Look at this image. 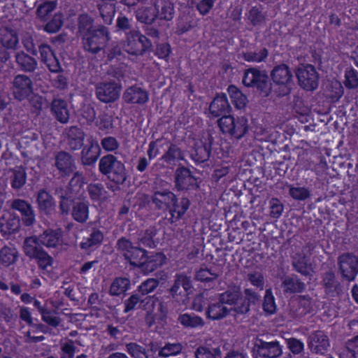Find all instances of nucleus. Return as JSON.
<instances>
[{
    "label": "nucleus",
    "instance_id": "f257e3e1",
    "mask_svg": "<svg viewBox=\"0 0 358 358\" xmlns=\"http://www.w3.org/2000/svg\"><path fill=\"white\" fill-rule=\"evenodd\" d=\"M239 292H223L220 296L222 303L211 304L207 311V316L211 320H220L224 317L228 312V308L224 303L234 306V310L239 313H243L248 310V303L238 296Z\"/></svg>",
    "mask_w": 358,
    "mask_h": 358
},
{
    "label": "nucleus",
    "instance_id": "f03ea898",
    "mask_svg": "<svg viewBox=\"0 0 358 358\" xmlns=\"http://www.w3.org/2000/svg\"><path fill=\"white\" fill-rule=\"evenodd\" d=\"M217 124L222 133L231 139L238 141L246 138L248 140L250 127L245 116L223 115L218 119Z\"/></svg>",
    "mask_w": 358,
    "mask_h": 358
},
{
    "label": "nucleus",
    "instance_id": "7ed1b4c3",
    "mask_svg": "<svg viewBox=\"0 0 358 358\" xmlns=\"http://www.w3.org/2000/svg\"><path fill=\"white\" fill-rule=\"evenodd\" d=\"M99 170L101 174L116 185H122L127 178L124 164L112 155L103 156L99 163Z\"/></svg>",
    "mask_w": 358,
    "mask_h": 358
},
{
    "label": "nucleus",
    "instance_id": "20e7f679",
    "mask_svg": "<svg viewBox=\"0 0 358 358\" xmlns=\"http://www.w3.org/2000/svg\"><path fill=\"white\" fill-rule=\"evenodd\" d=\"M242 83L245 87L252 88L264 97H267L272 90L266 73L256 67L245 69Z\"/></svg>",
    "mask_w": 358,
    "mask_h": 358
},
{
    "label": "nucleus",
    "instance_id": "39448f33",
    "mask_svg": "<svg viewBox=\"0 0 358 358\" xmlns=\"http://www.w3.org/2000/svg\"><path fill=\"white\" fill-rule=\"evenodd\" d=\"M274 83V93L278 97L287 96L291 93L293 85V74L289 66L285 64L274 66L270 73Z\"/></svg>",
    "mask_w": 358,
    "mask_h": 358
},
{
    "label": "nucleus",
    "instance_id": "423d86ee",
    "mask_svg": "<svg viewBox=\"0 0 358 358\" xmlns=\"http://www.w3.org/2000/svg\"><path fill=\"white\" fill-rule=\"evenodd\" d=\"M43 246L38 236H29L24 239L23 250L27 257L36 260L38 266L44 269L52 264L53 259Z\"/></svg>",
    "mask_w": 358,
    "mask_h": 358
},
{
    "label": "nucleus",
    "instance_id": "0eeeda50",
    "mask_svg": "<svg viewBox=\"0 0 358 358\" xmlns=\"http://www.w3.org/2000/svg\"><path fill=\"white\" fill-rule=\"evenodd\" d=\"M152 47L151 41L138 30H131L126 34L124 48L128 54L142 56L150 52Z\"/></svg>",
    "mask_w": 358,
    "mask_h": 358
},
{
    "label": "nucleus",
    "instance_id": "6e6552de",
    "mask_svg": "<svg viewBox=\"0 0 358 358\" xmlns=\"http://www.w3.org/2000/svg\"><path fill=\"white\" fill-rule=\"evenodd\" d=\"M116 248L131 266L141 268L148 252L146 250L134 246L133 243L125 237L117 240Z\"/></svg>",
    "mask_w": 358,
    "mask_h": 358
},
{
    "label": "nucleus",
    "instance_id": "1a4fd4ad",
    "mask_svg": "<svg viewBox=\"0 0 358 358\" xmlns=\"http://www.w3.org/2000/svg\"><path fill=\"white\" fill-rule=\"evenodd\" d=\"M108 40V29L103 26H99L96 29L83 36V48L87 52L98 53L106 47Z\"/></svg>",
    "mask_w": 358,
    "mask_h": 358
},
{
    "label": "nucleus",
    "instance_id": "9d476101",
    "mask_svg": "<svg viewBox=\"0 0 358 358\" xmlns=\"http://www.w3.org/2000/svg\"><path fill=\"white\" fill-rule=\"evenodd\" d=\"M107 60L113 76L117 79L124 78L128 67V58L120 46L115 45L109 50Z\"/></svg>",
    "mask_w": 358,
    "mask_h": 358
},
{
    "label": "nucleus",
    "instance_id": "9b49d317",
    "mask_svg": "<svg viewBox=\"0 0 358 358\" xmlns=\"http://www.w3.org/2000/svg\"><path fill=\"white\" fill-rule=\"evenodd\" d=\"M299 85L306 91H313L319 85V74L312 64H306L297 69L296 73Z\"/></svg>",
    "mask_w": 358,
    "mask_h": 358
},
{
    "label": "nucleus",
    "instance_id": "f8f14e48",
    "mask_svg": "<svg viewBox=\"0 0 358 358\" xmlns=\"http://www.w3.org/2000/svg\"><path fill=\"white\" fill-rule=\"evenodd\" d=\"M122 87L115 81L99 83L96 86V98L101 102L108 103L117 100Z\"/></svg>",
    "mask_w": 358,
    "mask_h": 358
},
{
    "label": "nucleus",
    "instance_id": "ddd939ff",
    "mask_svg": "<svg viewBox=\"0 0 358 358\" xmlns=\"http://www.w3.org/2000/svg\"><path fill=\"white\" fill-rule=\"evenodd\" d=\"M11 90L16 100L24 101L33 94L32 80L27 76L18 74L14 78Z\"/></svg>",
    "mask_w": 358,
    "mask_h": 358
},
{
    "label": "nucleus",
    "instance_id": "4468645a",
    "mask_svg": "<svg viewBox=\"0 0 358 358\" xmlns=\"http://www.w3.org/2000/svg\"><path fill=\"white\" fill-rule=\"evenodd\" d=\"M175 185L178 190H194L199 187L198 178L189 169L179 166L175 172Z\"/></svg>",
    "mask_w": 358,
    "mask_h": 358
},
{
    "label": "nucleus",
    "instance_id": "2eb2a0df",
    "mask_svg": "<svg viewBox=\"0 0 358 358\" xmlns=\"http://www.w3.org/2000/svg\"><path fill=\"white\" fill-rule=\"evenodd\" d=\"M339 270L343 277L348 280H354L358 274V260L357 257L346 253L338 258Z\"/></svg>",
    "mask_w": 358,
    "mask_h": 358
},
{
    "label": "nucleus",
    "instance_id": "dca6fc26",
    "mask_svg": "<svg viewBox=\"0 0 358 358\" xmlns=\"http://www.w3.org/2000/svg\"><path fill=\"white\" fill-rule=\"evenodd\" d=\"M81 151V161L85 166L94 165L101 155V148L96 138L90 136L87 138V144Z\"/></svg>",
    "mask_w": 358,
    "mask_h": 358
},
{
    "label": "nucleus",
    "instance_id": "f3484780",
    "mask_svg": "<svg viewBox=\"0 0 358 358\" xmlns=\"http://www.w3.org/2000/svg\"><path fill=\"white\" fill-rule=\"evenodd\" d=\"M213 143V138L209 136L203 141L197 142L194 148L191 153V158L194 162L196 165H199L207 162L211 154L212 146Z\"/></svg>",
    "mask_w": 358,
    "mask_h": 358
},
{
    "label": "nucleus",
    "instance_id": "a211bd4d",
    "mask_svg": "<svg viewBox=\"0 0 358 358\" xmlns=\"http://www.w3.org/2000/svg\"><path fill=\"white\" fill-rule=\"evenodd\" d=\"M38 51L41 61L46 65L50 71L59 73L62 71L60 62L50 45L41 43L38 45Z\"/></svg>",
    "mask_w": 358,
    "mask_h": 358
},
{
    "label": "nucleus",
    "instance_id": "6ab92c4d",
    "mask_svg": "<svg viewBox=\"0 0 358 358\" xmlns=\"http://www.w3.org/2000/svg\"><path fill=\"white\" fill-rule=\"evenodd\" d=\"M190 206V201L187 197H182L178 199L177 196L176 200L171 203L167 210H169V217L168 221L171 224L177 225V222L180 221L185 215Z\"/></svg>",
    "mask_w": 358,
    "mask_h": 358
},
{
    "label": "nucleus",
    "instance_id": "aec40b11",
    "mask_svg": "<svg viewBox=\"0 0 358 358\" xmlns=\"http://www.w3.org/2000/svg\"><path fill=\"white\" fill-rule=\"evenodd\" d=\"M231 110V106L225 94H217L209 106V117L215 118L227 115Z\"/></svg>",
    "mask_w": 358,
    "mask_h": 358
},
{
    "label": "nucleus",
    "instance_id": "412c9836",
    "mask_svg": "<svg viewBox=\"0 0 358 358\" xmlns=\"http://www.w3.org/2000/svg\"><path fill=\"white\" fill-rule=\"evenodd\" d=\"M13 209L20 213L24 225L30 227L36 221V215L31 205L22 199H15L12 203Z\"/></svg>",
    "mask_w": 358,
    "mask_h": 358
},
{
    "label": "nucleus",
    "instance_id": "4be33fe9",
    "mask_svg": "<svg viewBox=\"0 0 358 358\" xmlns=\"http://www.w3.org/2000/svg\"><path fill=\"white\" fill-rule=\"evenodd\" d=\"M123 99L127 103L142 105L148 101L149 94L145 90L135 85L125 90Z\"/></svg>",
    "mask_w": 358,
    "mask_h": 358
},
{
    "label": "nucleus",
    "instance_id": "5701e85b",
    "mask_svg": "<svg viewBox=\"0 0 358 358\" xmlns=\"http://www.w3.org/2000/svg\"><path fill=\"white\" fill-rule=\"evenodd\" d=\"M176 195L168 189L156 190L151 196V201L158 210H167L172 202L176 200Z\"/></svg>",
    "mask_w": 358,
    "mask_h": 358
},
{
    "label": "nucleus",
    "instance_id": "b1692460",
    "mask_svg": "<svg viewBox=\"0 0 358 358\" xmlns=\"http://www.w3.org/2000/svg\"><path fill=\"white\" fill-rule=\"evenodd\" d=\"M309 346L310 350L319 355H324L330 347L328 336L323 331H315L310 336Z\"/></svg>",
    "mask_w": 358,
    "mask_h": 358
},
{
    "label": "nucleus",
    "instance_id": "393cba45",
    "mask_svg": "<svg viewBox=\"0 0 358 358\" xmlns=\"http://www.w3.org/2000/svg\"><path fill=\"white\" fill-rule=\"evenodd\" d=\"M166 261V257L162 252H152L150 255H148V252H147L141 269L143 273L148 274L162 266Z\"/></svg>",
    "mask_w": 358,
    "mask_h": 358
},
{
    "label": "nucleus",
    "instance_id": "a878e982",
    "mask_svg": "<svg viewBox=\"0 0 358 358\" xmlns=\"http://www.w3.org/2000/svg\"><path fill=\"white\" fill-rule=\"evenodd\" d=\"M66 134L67 144L71 150H79L83 147L85 134L81 128L72 126L66 130Z\"/></svg>",
    "mask_w": 358,
    "mask_h": 358
},
{
    "label": "nucleus",
    "instance_id": "bb28decb",
    "mask_svg": "<svg viewBox=\"0 0 358 358\" xmlns=\"http://www.w3.org/2000/svg\"><path fill=\"white\" fill-rule=\"evenodd\" d=\"M230 171L229 166H217L211 175V183L215 187L220 189H225L231 181L228 176Z\"/></svg>",
    "mask_w": 358,
    "mask_h": 358
},
{
    "label": "nucleus",
    "instance_id": "cd10ccee",
    "mask_svg": "<svg viewBox=\"0 0 358 358\" xmlns=\"http://www.w3.org/2000/svg\"><path fill=\"white\" fill-rule=\"evenodd\" d=\"M55 166L62 175L69 176L75 168L74 160L69 153L60 151L55 157Z\"/></svg>",
    "mask_w": 358,
    "mask_h": 358
},
{
    "label": "nucleus",
    "instance_id": "c85d7f7f",
    "mask_svg": "<svg viewBox=\"0 0 358 358\" xmlns=\"http://www.w3.org/2000/svg\"><path fill=\"white\" fill-rule=\"evenodd\" d=\"M90 202L86 200L73 201L71 209L72 218L78 223L83 224L90 217Z\"/></svg>",
    "mask_w": 358,
    "mask_h": 358
},
{
    "label": "nucleus",
    "instance_id": "c756f323",
    "mask_svg": "<svg viewBox=\"0 0 358 358\" xmlns=\"http://www.w3.org/2000/svg\"><path fill=\"white\" fill-rule=\"evenodd\" d=\"M51 110L56 120L61 123H67L70 118L68 103L62 99H54L51 103Z\"/></svg>",
    "mask_w": 358,
    "mask_h": 358
},
{
    "label": "nucleus",
    "instance_id": "7c9ffc66",
    "mask_svg": "<svg viewBox=\"0 0 358 358\" xmlns=\"http://www.w3.org/2000/svg\"><path fill=\"white\" fill-rule=\"evenodd\" d=\"M20 228L19 216L10 214L0 218V231L3 236L15 234Z\"/></svg>",
    "mask_w": 358,
    "mask_h": 358
},
{
    "label": "nucleus",
    "instance_id": "2f4dec72",
    "mask_svg": "<svg viewBox=\"0 0 358 358\" xmlns=\"http://www.w3.org/2000/svg\"><path fill=\"white\" fill-rule=\"evenodd\" d=\"M258 353L266 358H277L282 354V346L279 341L262 342L258 347Z\"/></svg>",
    "mask_w": 358,
    "mask_h": 358
},
{
    "label": "nucleus",
    "instance_id": "473e14b6",
    "mask_svg": "<svg viewBox=\"0 0 358 358\" xmlns=\"http://www.w3.org/2000/svg\"><path fill=\"white\" fill-rule=\"evenodd\" d=\"M195 279L204 283L206 287L203 291L213 289L218 282V275L208 268H201L195 274Z\"/></svg>",
    "mask_w": 358,
    "mask_h": 358
},
{
    "label": "nucleus",
    "instance_id": "72a5a7b5",
    "mask_svg": "<svg viewBox=\"0 0 358 358\" xmlns=\"http://www.w3.org/2000/svg\"><path fill=\"white\" fill-rule=\"evenodd\" d=\"M157 18L164 20H171L174 17V5L169 0H160L155 3Z\"/></svg>",
    "mask_w": 358,
    "mask_h": 358
},
{
    "label": "nucleus",
    "instance_id": "f704fd0d",
    "mask_svg": "<svg viewBox=\"0 0 358 358\" xmlns=\"http://www.w3.org/2000/svg\"><path fill=\"white\" fill-rule=\"evenodd\" d=\"M38 237L43 245L57 248L62 241V232L60 230H45Z\"/></svg>",
    "mask_w": 358,
    "mask_h": 358
},
{
    "label": "nucleus",
    "instance_id": "c9c22d12",
    "mask_svg": "<svg viewBox=\"0 0 358 358\" xmlns=\"http://www.w3.org/2000/svg\"><path fill=\"white\" fill-rule=\"evenodd\" d=\"M15 61L20 69L24 72L34 71L38 64L35 58L23 51L18 52L16 54Z\"/></svg>",
    "mask_w": 358,
    "mask_h": 358
},
{
    "label": "nucleus",
    "instance_id": "e433bc0d",
    "mask_svg": "<svg viewBox=\"0 0 358 358\" xmlns=\"http://www.w3.org/2000/svg\"><path fill=\"white\" fill-rule=\"evenodd\" d=\"M10 178V186L15 190L20 189L26 183L27 174L26 169L22 166H17L11 169Z\"/></svg>",
    "mask_w": 358,
    "mask_h": 358
},
{
    "label": "nucleus",
    "instance_id": "4c0bfd02",
    "mask_svg": "<svg viewBox=\"0 0 358 358\" xmlns=\"http://www.w3.org/2000/svg\"><path fill=\"white\" fill-rule=\"evenodd\" d=\"M36 201L39 210L46 214L50 213L55 206L54 198L45 189H41L38 192Z\"/></svg>",
    "mask_w": 358,
    "mask_h": 358
},
{
    "label": "nucleus",
    "instance_id": "58836bf2",
    "mask_svg": "<svg viewBox=\"0 0 358 358\" xmlns=\"http://www.w3.org/2000/svg\"><path fill=\"white\" fill-rule=\"evenodd\" d=\"M227 92L236 108L242 109L246 106L248 101L247 96L236 85H229Z\"/></svg>",
    "mask_w": 358,
    "mask_h": 358
},
{
    "label": "nucleus",
    "instance_id": "ea45409f",
    "mask_svg": "<svg viewBox=\"0 0 358 358\" xmlns=\"http://www.w3.org/2000/svg\"><path fill=\"white\" fill-rule=\"evenodd\" d=\"M18 258V252L15 248L3 246L0 250V264L8 267L16 262Z\"/></svg>",
    "mask_w": 358,
    "mask_h": 358
},
{
    "label": "nucleus",
    "instance_id": "a19ab883",
    "mask_svg": "<svg viewBox=\"0 0 358 358\" xmlns=\"http://www.w3.org/2000/svg\"><path fill=\"white\" fill-rule=\"evenodd\" d=\"M103 240V234L99 229H93L88 238H83L80 247L83 250H88L101 245Z\"/></svg>",
    "mask_w": 358,
    "mask_h": 358
},
{
    "label": "nucleus",
    "instance_id": "79ce46f5",
    "mask_svg": "<svg viewBox=\"0 0 358 358\" xmlns=\"http://www.w3.org/2000/svg\"><path fill=\"white\" fill-rule=\"evenodd\" d=\"M136 19L147 25H150L157 18V14L155 6L143 7L136 11Z\"/></svg>",
    "mask_w": 358,
    "mask_h": 358
},
{
    "label": "nucleus",
    "instance_id": "37998d69",
    "mask_svg": "<svg viewBox=\"0 0 358 358\" xmlns=\"http://www.w3.org/2000/svg\"><path fill=\"white\" fill-rule=\"evenodd\" d=\"M180 287L184 291H192L193 288L191 277L184 273H176L173 285L167 291H178Z\"/></svg>",
    "mask_w": 358,
    "mask_h": 358
},
{
    "label": "nucleus",
    "instance_id": "c03bdc74",
    "mask_svg": "<svg viewBox=\"0 0 358 358\" xmlns=\"http://www.w3.org/2000/svg\"><path fill=\"white\" fill-rule=\"evenodd\" d=\"M268 56V50L262 48L259 51L246 50L243 52V59L248 62L260 63L265 62Z\"/></svg>",
    "mask_w": 358,
    "mask_h": 358
},
{
    "label": "nucleus",
    "instance_id": "a18cd8bd",
    "mask_svg": "<svg viewBox=\"0 0 358 358\" xmlns=\"http://www.w3.org/2000/svg\"><path fill=\"white\" fill-rule=\"evenodd\" d=\"M148 292H138L132 295L125 303V312H128L136 307L139 303V307L142 306L145 301H147L146 305L149 303H153V299L146 296Z\"/></svg>",
    "mask_w": 358,
    "mask_h": 358
},
{
    "label": "nucleus",
    "instance_id": "49530a36",
    "mask_svg": "<svg viewBox=\"0 0 358 358\" xmlns=\"http://www.w3.org/2000/svg\"><path fill=\"white\" fill-rule=\"evenodd\" d=\"M86 184L85 178L79 173H76L69 182V190L75 195H82Z\"/></svg>",
    "mask_w": 358,
    "mask_h": 358
},
{
    "label": "nucleus",
    "instance_id": "de8ad7c7",
    "mask_svg": "<svg viewBox=\"0 0 358 358\" xmlns=\"http://www.w3.org/2000/svg\"><path fill=\"white\" fill-rule=\"evenodd\" d=\"M156 235L157 229L150 227L140 234L139 242L145 247L155 248L158 244V242L155 240Z\"/></svg>",
    "mask_w": 358,
    "mask_h": 358
},
{
    "label": "nucleus",
    "instance_id": "09e8293b",
    "mask_svg": "<svg viewBox=\"0 0 358 358\" xmlns=\"http://www.w3.org/2000/svg\"><path fill=\"white\" fill-rule=\"evenodd\" d=\"M99 10L103 22L111 24L116 13L115 3H103L99 7Z\"/></svg>",
    "mask_w": 358,
    "mask_h": 358
},
{
    "label": "nucleus",
    "instance_id": "8fccbe9b",
    "mask_svg": "<svg viewBox=\"0 0 358 358\" xmlns=\"http://www.w3.org/2000/svg\"><path fill=\"white\" fill-rule=\"evenodd\" d=\"M284 291H304L305 283L297 276H287L282 281Z\"/></svg>",
    "mask_w": 358,
    "mask_h": 358
},
{
    "label": "nucleus",
    "instance_id": "3c124183",
    "mask_svg": "<svg viewBox=\"0 0 358 358\" xmlns=\"http://www.w3.org/2000/svg\"><path fill=\"white\" fill-rule=\"evenodd\" d=\"M94 26V20L87 14H81L78 17V30L83 36L88 32L96 29Z\"/></svg>",
    "mask_w": 358,
    "mask_h": 358
},
{
    "label": "nucleus",
    "instance_id": "603ef678",
    "mask_svg": "<svg viewBox=\"0 0 358 358\" xmlns=\"http://www.w3.org/2000/svg\"><path fill=\"white\" fill-rule=\"evenodd\" d=\"M95 124L100 131L108 134L113 128V117L107 113L101 114L96 118Z\"/></svg>",
    "mask_w": 358,
    "mask_h": 358
},
{
    "label": "nucleus",
    "instance_id": "864d4df0",
    "mask_svg": "<svg viewBox=\"0 0 358 358\" xmlns=\"http://www.w3.org/2000/svg\"><path fill=\"white\" fill-rule=\"evenodd\" d=\"M344 85L347 89H355L358 87V71L352 66L345 71Z\"/></svg>",
    "mask_w": 358,
    "mask_h": 358
},
{
    "label": "nucleus",
    "instance_id": "5fc2aeb1",
    "mask_svg": "<svg viewBox=\"0 0 358 358\" xmlns=\"http://www.w3.org/2000/svg\"><path fill=\"white\" fill-rule=\"evenodd\" d=\"M1 43L7 49H16L19 43L17 32L13 30L7 31L2 36Z\"/></svg>",
    "mask_w": 358,
    "mask_h": 358
},
{
    "label": "nucleus",
    "instance_id": "6e6d98bb",
    "mask_svg": "<svg viewBox=\"0 0 358 358\" xmlns=\"http://www.w3.org/2000/svg\"><path fill=\"white\" fill-rule=\"evenodd\" d=\"M63 25V17L61 13H57L46 23L44 31L48 34L58 32Z\"/></svg>",
    "mask_w": 358,
    "mask_h": 358
},
{
    "label": "nucleus",
    "instance_id": "4d7b16f0",
    "mask_svg": "<svg viewBox=\"0 0 358 358\" xmlns=\"http://www.w3.org/2000/svg\"><path fill=\"white\" fill-rule=\"evenodd\" d=\"M162 158L167 163H172L176 160H182L183 154L181 150L175 144L171 143Z\"/></svg>",
    "mask_w": 358,
    "mask_h": 358
},
{
    "label": "nucleus",
    "instance_id": "13d9d810",
    "mask_svg": "<svg viewBox=\"0 0 358 358\" xmlns=\"http://www.w3.org/2000/svg\"><path fill=\"white\" fill-rule=\"evenodd\" d=\"M182 325L186 327H199L204 324L203 320L198 316H192L189 314L181 315L178 318Z\"/></svg>",
    "mask_w": 358,
    "mask_h": 358
},
{
    "label": "nucleus",
    "instance_id": "bf43d9fd",
    "mask_svg": "<svg viewBox=\"0 0 358 358\" xmlns=\"http://www.w3.org/2000/svg\"><path fill=\"white\" fill-rule=\"evenodd\" d=\"M289 194L292 199L297 201H305L310 196V192L308 188L292 185L289 186Z\"/></svg>",
    "mask_w": 358,
    "mask_h": 358
},
{
    "label": "nucleus",
    "instance_id": "052dcab7",
    "mask_svg": "<svg viewBox=\"0 0 358 358\" xmlns=\"http://www.w3.org/2000/svg\"><path fill=\"white\" fill-rule=\"evenodd\" d=\"M322 282L326 291H341L339 284L334 272L329 271L323 274Z\"/></svg>",
    "mask_w": 358,
    "mask_h": 358
},
{
    "label": "nucleus",
    "instance_id": "680f3d73",
    "mask_svg": "<svg viewBox=\"0 0 358 358\" xmlns=\"http://www.w3.org/2000/svg\"><path fill=\"white\" fill-rule=\"evenodd\" d=\"M195 355L196 358H217L220 356V350L217 348L200 346L196 350Z\"/></svg>",
    "mask_w": 358,
    "mask_h": 358
},
{
    "label": "nucleus",
    "instance_id": "e2e57ef3",
    "mask_svg": "<svg viewBox=\"0 0 358 358\" xmlns=\"http://www.w3.org/2000/svg\"><path fill=\"white\" fill-rule=\"evenodd\" d=\"M246 280L249 282L252 286L255 287L257 289H259V291L264 290V277L261 272L253 271L249 273L247 275Z\"/></svg>",
    "mask_w": 358,
    "mask_h": 358
},
{
    "label": "nucleus",
    "instance_id": "0e129e2a",
    "mask_svg": "<svg viewBox=\"0 0 358 358\" xmlns=\"http://www.w3.org/2000/svg\"><path fill=\"white\" fill-rule=\"evenodd\" d=\"M55 8L56 3L55 1H45L37 8V16L43 20H46L48 15L55 9Z\"/></svg>",
    "mask_w": 358,
    "mask_h": 358
},
{
    "label": "nucleus",
    "instance_id": "69168bd1",
    "mask_svg": "<svg viewBox=\"0 0 358 358\" xmlns=\"http://www.w3.org/2000/svg\"><path fill=\"white\" fill-rule=\"evenodd\" d=\"M328 90L327 97L333 103L337 102L343 96L344 90L341 84L338 82L333 83Z\"/></svg>",
    "mask_w": 358,
    "mask_h": 358
},
{
    "label": "nucleus",
    "instance_id": "338daca9",
    "mask_svg": "<svg viewBox=\"0 0 358 358\" xmlns=\"http://www.w3.org/2000/svg\"><path fill=\"white\" fill-rule=\"evenodd\" d=\"M131 287V281L127 277H116L110 287L109 291H128Z\"/></svg>",
    "mask_w": 358,
    "mask_h": 358
},
{
    "label": "nucleus",
    "instance_id": "774afa93",
    "mask_svg": "<svg viewBox=\"0 0 358 358\" xmlns=\"http://www.w3.org/2000/svg\"><path fill=\"white\" fill-rule=\"evenodd\" d=\"M248 19L253 26H257L265 20V15L257 6H252L249 10Z\"/></svg>",
    "mask_w": 358,
    "mask_h": 358
}]
</instances>
